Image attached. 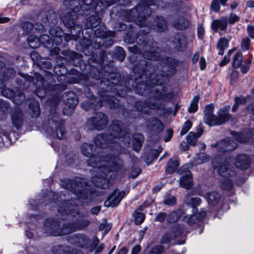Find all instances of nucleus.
<instances>
[{"label":"nucleus","mask_w":254,"mask_h":254,"mask_svg":"<svg viewBox=\"0 0 254 254\" xmlns=\"http://www.w3.org/2000/svg\"><path fill=\"white\" fill-rule=\"evenodd\" d=\"M136 78L134 86L135 92L141 95H146L154 92L156 96L164 101H170L173 97V92L168 91L166 87L162 85L168 81V77L175 72V66L171 65L170 69L165 74H159L153 69L149 63L142 61L133 68Z\"/></svg>","instance_id":"1"},{"label":"nucleus","mask_w":254,"mask_h":254,"mask_svg":"<svg viewBox=\"0 0 254 254\" xmlns=\"http://www.w3.org/2000/svg\"><path fill=\"white\" fill-rule=\"evenodd\" d=\"M93 145L84 143L81 147L83 155L88 157L87 164L94 168L93 172L95 174L92 182L98 188L106 189L110 185V180L114 179L118 171L122 170L124 166L122 159L117 155H105L100 153L94 154Z\"/></svg>","instance_id":"2"},{"label":"nucleus","mask_w":254,"mask_h":254,"mask_svg":"<svg viewBox=\"0 0 254 254\" xmlns=\"http://www.w3.org/2000/svg\"><path fill=\"white\" fill-rule=\"evenodd\" d=\"M123 124L114 121L105 134L97 135L94 140L96 148H109L117 152H126L125 147L130 146L132 139L134 150L138 151L142 145L144 137L140 133L131 134L123 129Z\"/></svg>","instance_id":"3"},{"label":"nucleus","mask_w":254,"mask_h":254,"mask_svg":"<svg viewBox=\"0 0 254 254\" xmlns=\"http://www.w3.org/2000/svg\"><path fill=\"white\" fill-rule=\"evenodd\" d=\"M148 27L149 28H147L146 30L143 29L140 30L138 33L136 37V42L139 47L134 46L132 48H129V49L135 53H140L142 52L141 49H143L144 52L142 55L144 59L149 60L159 61L161 59L160 55L161 50L157 46L156 43L150 41L145 43V40L146 35L149 33L150 28L156 31L161 32L167 29V23L162 16H157L154 20L153 24L151 26L148 25Z\"/></svg>","instance_id":"4"},{"label":"nucleus","mask_w":254,"mask_h":254,"mask_svg":"<svg viewBox=\"0 0 254 254\" xmlns=\"http://www.w3.org/2000/svg\"><path fill=\"white\" fill-rule=\"evenodd\" d=\"M125 1L126 0H123ZM121 0H82V4L77 5L79 2L76 0H65L64 5L68 8L69 11L65 13L62 20L64 24L69 28H72L74 25V21L77 18V13L85 14L84 10H90L92 8L100 7V10H103L113 4L115 1L121 2Z\"/></svg>","instance_id":"5"},{"label":"nucleus","mask_w":254,"mask_h":254,"mask_svg":"<svg viewBox=\"0 0 254 254\" xmlns=\"http://www.w3.org/2000/svg\"><path fill=\"white\" fill-rule=\"evenodd\" d=\"M32 81L36 88L35 94L40 98H43L48 91H62L66 88L65 84H55V81L51 74H46L43 77L35 73L34 77L25 75L22 76V79L17 80V84L23 88H27Z\"/></svg>","instance_id":"6"},{"label":"nucleus","mask_w":254,"mask_h":254,"mask_svg":"<svg viewBox=\"0 0 254 254\" xmlns=\"http://www.w3.org/2000/svg\"><path fill=\"white\" fill-rule=\"evenodd\" d=\"M73 200H66L64 202V208L61 207L59 209V211L61 213L62 215L64 216L67 214V219H69L71 216H73V222L76 231L81 230L87 227L90 222L88 219H83L84 215L82 213L76 211L73 208L76 203L72 204L71 202ZM66 218V217H65Z\"/></svg>","instance_id":"7"},{"label":"nucleus","mask_w":254,"mask_h":254,"mask_svg":"<svg viewBox=\"0 0 254 254\" xmlns=\"http://www.w3.org/2000/svg\"><path fill=\"white\" fill-rule=\"evenodd\" d=\"M230 107H223L220 109L218 112V116L213 114L214 106L209 104L206 106L204 110V122L210 126L221 125L228 121L231 116L229 114Z\"/></svg>","instance_id":"8"},{"label":"nucleus","mask_w":254,"mask_h":254,"mask_svg":"<svg viewBox=\"0 0 254 254\" xmlns=\"http://www.w3.org/2000/svg\"><path fill=\"white\" fill-rule=\"evenodd\" d=\"M157 5L158 7H163L164 2L162 0H140V3L130 11V15L133 20H138V24L141 27V20H145L151 14V9L149 6Z\"/></svg>","instance_id":"9"},{"label":"nucleus","mask_w":254,"mask_h":254,"mask_svg":"<svg viewBox=\"0 0 254 254\" xmlns=\"http://www.w3.org/2000/svg\"><path fill=\"white\" fill-rule=\"evenodd\" d=\"M44 229L46 233L54 236L65 235L75 231L73 222L64 223L61 227L59 222L52 218L46 220Z\"/></svg>","instance_id":"10"},{"label":"nucleus","mask_w":254,"mask_h":254,"mask_svg":"<svg viewBox=\"0 0 254 254\" xmlns=\"http://www.w3.org/2000/svg\"><path fill=\"white\" fill-rule=\"evenodd\" d=\"M48 124V126L44 128L47 135L60 139L64 137L65 130L64 122L57 113H51L49 115Z\"/></svg>","instance_id":"11"},{"label":"nucleus","mask_w":254,"mask_h":254,"mask_svg":"<svg viewBox=\"0 0 254 254\" xmlns=\"http://www.w3.org/2000/svg\"><path fill=\"white\" fill-rule=\"evenodd\" d=\"M65 188L74 193L77 197L83 199H87L91 195L89 191L87 180L84 178H76L73 180H67Z\"/></svg>","instance_id":"12"},{"label":"nucleus","mask_w":254,"mask_h":254,"mask_svg":"<svg viewBox=\"0 0 254 254\" xmlns=\"http://www.w3.org/2000/svg\"><path fill=\"white\" fill-rule=\"evenodd\" d=\"M108 123L107 116L102 113H98L87 120L86 127L89 129L100 130L104 129Z\"/></svg>","instance_id":"13"},{"label":"nucleus","mask_w":254,"mask_h":254,"mask_svg":"<svg viewBox=\"0 0 254 254\" xmlns=\"http://www.w3.org/2000/svg\"><path fill=\"white\" fill-rule=\"evenodd\" d=\"M178 173L182 175L179 180L180 186L187 190L190 189L192 186V179L189 170V165H186L181 167L178 171Z\"/></svg>","instance_id":"14"},{"label":"nucleus","mask_w":254,"mask_h":254,"mask_svg":"<svg viewBox=\"0 0 254 254\" xmlns=\"http://www.w3.org/2000/svg\"><path fill=\"white\" fill-rule=\"evenodd\" d=\"M211 146L216 147L218 151L220 152H225L234 150L237 146V143L234 139L227 138L217 143L212 144Z\"/></svg>","instance_id":"15"},{"label":"nucleus","mask_w":254,"mask_h":254,"mask_svg":"<svg viewBox=\"0 0 254 254\" xmlns=\"http://www.w3.org/2000/svg\"><path fill=\"white\" fill-rule=\"evenodd\" d=\"M149 99L146 102H143L141 101H137L135 103V107L137 111L144 114H148L150 110H155L159 108L160 105L159 103H156L154 101V99Z\"/></svg>","instance_id":"16"},{"label":"nucleus","mask_w":254,"mask_h":254,"mask_svg":"<svg viewBox=\"0 0 254 254\" xmlns=\"http://www.w3.org/2000/svg\"><path fill=\"white\" fill-rule=\"evenodd\" d=\"M147 130L151 133L157 134L164 129V126L161 121L157 118H150L145 123Z\"/></svg>","instance_id":"17"},{"label":"nucleus","mask_w":254,"mask_h":254,"mask_svg":"<svg viewBox=\"0 0 254 254\" xmlns=\"http://www.w3.org/2000/svg\"><path fill=\"white\" fill-rule=\"evenodd\" d=\"M213 165L217 169L219 175L224 178L232 177L236 175V172L234 168L230 165L223 163L219 164L216 166L214 162L213 161Z\"/></svg>","instance_id":"18"},{"label":"nucleus","mask_w":254,"mask_h":254,"mask_svg":"<svg viewBox=\"0 0 254 254\" xmlns=\"http://www.w3.org/2000/svg\"><path fill=\"white\" fill-rule=\"evenodd\" d=\"M125 195V191H118L116 190L110 194L107 199L105 201L104 205L108 207H115L120 203Z\"/></svg>","instance_id":"19"},{"label":"nucleus","mask_w":254,"mask_h":254,"mask_svg":"<svg viewBox=\"0 0 254 254\" xmlns=\"http://www.w3.org/2000/svg\"><path fill=\"white\" fill-rule=\"evenodd\" d=\"M50 38L47 35H42L39 39L33 35H30L27 38V41L29 46L33 49L38 47L40 46V42L48 44H50Z\"/></svg>","instance_id":"20"},{"label":"nucleus","mask_w":254,"mask_h":254,"mask_svg":"<svg viewBox=\"0 0 254 254\" xmlns=\"http://www.w3.org/2000/svg\"><path fill=\"white\" fill-rule=\"evenodd\" d=\"M182 229L180 227L177 225L175 226L172 228L171 231L163 235L161 239V243L166 244L177 238L182 234Z\"/></svg>","instance_id":"21"},{"label":"nucleus","mask_w":254,"mask_h":254,"mask_svg":"<svg viewBox=\"0 0 254 254\" xmlns=\"http://www.w3.org/2000/svg\"><path fill=\"white\" fill-rule=\"evenodd\" d=\"M174 46L179 51H184L187 48L186 37L183 34H176L171 39Z\"/></svg>","instance_id":"22"},{"label":"nucleus","mask_w":254,"mask_h":254,"mask_svg":"<svg viewBox=\"0 0 254 254\" xmlns=\"http://www.w3.org/2000/svg\"><path fill=\"white\" fill-rule=\"evenodd\" d=\"M235 163L237 168L242 170H247L250 167L251 161L247 155L241 154L236 156Z\"/></svg>","instance_id":"23"},{"label":"nucleus","mask_w":254,"mask_h":254,"mask_svg":"<svg viewBox=\"0 0 254 254\" xmlns=\"http://www.w3.org/2000/svg\"><path fill=\"white\" fill-rule=\"evenodd\" d=\"M228 26V18L226 16H222L219 19H215L211 23L212 29L217 32L218 30H225Z\"/></svg>","instance_id":"24"},{"label":"nucleus","mask_w":254,"mask_h":254,"mask_svg":"<svg viewBox=\"0 0 254 254\" xmlns=\"http://www.w3.org/2000/svg\"><path fill=\"white\" fill-rule=\"evenodd\" d=\"M254 136L253 130L247 129L241 133H235L234 138L237 141L244 143L251 141L254 138Z\"/></svg>","instance_id":"25"},{"label":"nucleus","mask_w":254,"mask_h":254,"mask_svg":"<svg viewBox=\"0 0 254 254\" xmlns=\"http://www.w3.org/2000/svg\"><path fill=\"white\" fill-rule=\"evenodd\" d=\"M102 101L107 102L111 108H119L120 106V100L110 95L106 94L101 97V102H99L98 108L101 107L102 106Z\"/></svg>","instance_id":"26"},{"label":"nucleus","mask_w":254,"mask_h":254,"mask_svg":"<svg viewBox=\"0 0 254 254\" xmlns=\"http://www.w3.org/2000/svg\"><path fill=\"white\" fill-rule=\"evenodd\" d=\"M68 96L66 100H64L65 103L64 108L65 109L68 108L70 111H72L77 105L78 100L72 92L68 93Z\"/></svg>","instance_id":"27"},{"label":"nucleus","mask_w":254,"mask_h":254,"mask_svg":"<svg viewBox=\"0 0 254 254\" xmlns=\"http://www.w3.org/2000/svg\"><path fill=\"white\" fill-rule=\"evenodd\" d=\"M11 119L14 126L17 128H19L22 125L23 119L22 114L19 109H15L12 114Z\"/></svg>","instance_id":"28"},{"label":"nucleus","mask_w":254,"mask_h":254,"mask_svg":"<svg viewBox=\"0 0 254 254\" xmlns=\"http://www.w3.org/2000/svg\"><path fill=\"white\" fill-rule=\"evenodd\" d=\"M188 20L183 17L176 19L173 23V27L178 30H184L189 26Z\"/></svg>","instance_id":"29"},{"label":"nucleus","mask_w":254,"mask_h":254,"mask_svg":"<svg viewBox=\"0 0 254 254\" xmlns=\"http://www.w3.org/2000/svg\"><path fill=\"white\" fill-rule=\"evenodd\" d=\"M179 162L177 159L170 158L165 168L166 173L172 174L174 172L179 166Z\"/></svg>","instance_id":"30"},{"label":"nucleus","mask_w":254,"mask_h":254,"mask_svg":"<svg viewBox=\"0 0 254 254\" xmlns=\"http://www.w3.org/2000/svg\"><path fill=\"white\" fill-rule=\"evenodd\" d=\"M15 74V71L12 68H7L4 71H0V80L4 84V81L13 78Z\"/></svg>","instance_id":"31"},{"label":"nucleus","mask_w":254,"mask_h":254,"mask_svg":"<svg viewBox=\"0 0 254 254\" xmlns=\"http://www.w3.org/2000/svg\"><path fill=\"white\" fill-rule=\"evenodd\" d=\"M183 212L181 209L171 212L167 215V221L169 223H175L182 216Z\"/></svg>","instance_id":"32"},{"label":"nucleus","mask_w":254,"mask_h":254,"mask_svg":"<svg viewBox=\"0 0 254 254\" xmlns=\"http://www.w3.org/2000/svg\"><path fill=\"white\" fill-rule=\"evenodd\" d=\"M29 109L31 111V115L33 117H37L40 114V105L37 101L33 100L29 104Z\"/></svg>","instance_id":"33"},{"label":"nucleus","mask_w":254,"mask_h":254,"mask_svg":"<svg viewBox=\"0 0 254 254\" xmlns=\"http://www.w3.org/2000/svg\"><path fill=\"white\" fill-rule=\"evenodd\" d=\"M207 198L209 204L215 205L218 203L220 194L216 191H212L207 194Z\"/></svg>","instance_id":"34"},{"label":"nucleus","mask_w":254,"mask_h":254,"mask_svg":"<svg viewBox=\"0 0 254 254\" xmlns=\"http://www.w3.org/2000/svg\"><path fill=\"white\" fill-rule=\"evenodd\" d=\"M142 210L143 206H140L133 214L134 222L136 224H140L144 221L145 215L141 212Z\"/></svg>","instance_id":"35"},{"label":"nucleus","mask_w":254,"mask_h":254,"mask_svg":"<svg viewBox=\"0 0 254 254\" xmlns=\"http://www.w3.org/2000/svg\"><path fill=\"white\" fill-rule=\"evenodd\" d=\"M202 134V130L199 131L197 134L193 132H190L187 137V142L190 145H195L196 144L197 138L200 137Z\"/></svg>","instance_id":"36"},{"label":"nucleus","mask_w":254,"mask_h":254,"mask_svg":"<svg viewBox=\"0 0 254 254\" xmlns=\"http://www.w3.org/2000/svg\"><path fill=\"white\" fill-rule=\"evenodd\" d=\"M229 44L228 40L225 38H221L218 42L217 48L219 50L218 54L223 55L224 51L228 47Z\"/></svg>","instance_id":"37"},{"label":"nucleus","mask_w":254,"mask_h":254,"mask_svg":"<svg viewBox=\"0 0 254 254\" xmlns=\"http://www.w3.org/2000/svg\"><path fill=\"white\" fill-rule=\"evenodd\" d=\"M199 100L198 96H194L191 101L188 111L190 113L196 112L198 110V103Z\"/></svg>","instance_id":"38"},{"label":"nucleus","mask_w":254,"mask_h":254,"mask_svg":"<svg viewBox=\"0 0 254 254\" xmlns=\"http://www.w3.org/2000/svg\"><path fill=\"white\" fill-rule=\"evenodd\" d=\"M243 56L241 52L236 53L233 57L232 65L234 68H238L242 64Z\"/></svg>","instance_id":"39"},{"label":"nucleus","mask_w":254,"mask_h":254,"mask_svg":"<svg viewBox=\"0 0 254 254\" xmlns=\"http://www.w3.org/2000/svg\"><path fill=\"white\" fill-rule=\"evenodd\" d=\"M233 181L231 179L228 178L221 181L220 187L222 189L225 190H230L233 188Z\"/></svg>","instance_id":"40"},{"label":"nucleus","mask_w":254,"mask_h":254,"mask_svg":"<svg viewBox=\"0 0 254 254\" xmlns=\"http://www.w3.org/2000/svg\"><path fill=\"white\" fill-rule=\"evenodd\" d=\"M100 19L98 16L93 15L88 19V25L92 29L96 28L100 23Z\"/></svg>","instance_id":"41"},{"label":"nucleus","mask_w":254,"mask_h":254,"mask_svg":"<svg viewBox=\"0 0 254 254\" xmlns=\"http://www.w3.org/2000/svg\"><path fill=\"white\" fill-rule=\"evenodd\" d=\"M210 159L208 155L201 153L198 154L197 158L195 159V162L196 164H201L208 162Z\"/></svg>","instance_id":"42"},{"label":"nucleus","mask_w":254,"mask_h":254,"mask_svg":"<svg viewBox=\"0 0 254 254\" xmlns=\"http://www.w3.org/2000/svg\"><path fill=\"white\" fill-rule=\"evenodd\" d=\"M160 152L156 149H151L147 155L146 160L147 163H150L154 160L156 159L159 156Z\"/></svg>","instance_id":"43"},{"label":"nucleus","mask_w":254,"mask_h":254,"mask_svg":"<svg viewBox=\"0 0 254 254\" xmlns=\"http://www.w3.org/2000/svg\"><path fill=\"white\" fill-rule=\"evenodd\" d=\"M75 238L77 239V240L75 241V242L78 243V245L80 247H83L89 242V239L83 235H79L77 236H75Z\"/></svg>","instance_id":"44"},{"label":"nucleus","mask_w":254,"mask_h":254,"mask_svg":"<svg viewBox=\"0 0 254 254\" xmlns=\"http://www.w3.org/2000/svg\"><path fill=\"white\" fill-rule=\"evenodd\" d=\"M186 202L188 205H190L193 209H194L197 205L201 203V200L199 197H191L186 199Z\"/></svg>","instance_id":"45"},{"label":"nucleus","mask_w":254,"mask_h":254,"mask_svg":"<svg viewBox=\"0 0 254 254\" xmlns=\"http://www.w3.org/2000/svg\"><path fill=\"white\" fill-rule=\"evenodd\" d=\"M199 214H194L190 216V217L189 218L188 220V223L190 225L194 224L196 222V221H199L201 219H202V218L206 216V212H202L201 213V218H199Z\"/></svg>","instance_id":"46"},{"label":"nucleus","mask_w":254,"mask_h":254,"mask_svg":"<svg viewBox=\"0 0 254 254\" xmlns=\"http://www.w3.org/2000/svg\"><path fill=\"white\" fill-rule=\"evenodd\" d=\"M25 99V95L21 91H18L13 98V102L17 105L21 104Z\"/></svg>","instance_id":"47"},{"label":"nucleus","mask_w":254,"mask_h":254,"mask_svg":"<svg viewBox=\"0 0 254 254\" xmlns=\"http://www.w3.org/2000/svg\"><path fill=\"white\" fill-rule=\"evenodd\" d=\"M176 203L175 197L172 195H166L164 198L163 203L167 205H173Z\"/></svg>","instance_id":"48"},{"label":"nucleus","mask_w":254,"mask_h":254,"mask_svg":"<svg viewBox=\"0 0 254 254\" xmlns=\"http://www.w3.org/2000/svg\"><path fill=\"white\" fill-rule=\"evenodd\" d=\"M49 32L51 36L55 37H61L64 34L63 31L59 27L51 28Z\"/></svg>","instance_id":"49"},{"label":"nucleus","mask_w":254,"mask_h":254,"mask_svg":"<svg viewBox=\"0 0 254 254\" xmlns=\"http://www.w3.org/2000/svg\"><path fill=\"white\" fill-rule=\"evenodd\" d=\"M4 86L2 88H0L2 89L1 92L2 95L8 98H13L15 94L13 90L9 88H3Z\"/></svg>","instance_id":"50"},{"label":"nucleus","mask_w":254,"mask_h":254,"mask_svg":"<svg viewBox=\"0 0 254 254\" xmlns=\"http://www.w3.org/2000/svg\"><path fill=\"white\" fill-rule=\"evenodd\" d=\"M116 58L118 60L122 62L123 61L126 57L125 52L122 47H118L116 50Z\"/></svg>","instance_id":"51"},{"label":"nucleus","mask_w":254,"mask_h":254,"mask_svg":"<svg viewBox=\"0 0 254 254\" xmlns=\"http://www.w3.org/2000/svg\"><path fill=\"white\" fill-rule=\"evenodd\" d=\"M251 41L248 37L244 38L241 42V48L243 51H247L249 49Z\"/></svg>","instance_id":"52"},{"label":"nucleus","mask_w":254,"mask_h":254,"mask_svg":"<svg viewBox=\"0 0 254 254\" xmlns=\"http://www.w3.org/2000/svg\"><path fill=\"white\" fill-rule=\"evenodd\" d=\"M191 126H192V123L190 121H186L185 123V124L183 127V128L180 132V134L181 135H183L185 134L190 128V127H191Z\"/></svg>","instance_id":"53"},{"label":"nucleus","mask_w":254,"mask_h":254,"mask_svg":"<svg viewBox=\"0 0 254 254\" xmlns=\"http://www.w3.org/2000/svg\"><path fill=\"white\" fill-rule=\"evenodd\" d=\"M228 18V24H233L236 22H238L240 18L239 16L235 13H231L230 14Z\"/></svg>","instance_id":"54"},{"label":"nucleus","mask_w":254,"mask_h":254,"mask_svg":"<svg viewBox=\"0 0 254 254\" xmlns=\"http://www.w3.org/2000/svg\"><path fill=\"white\" fill-rule=\"evenodd\" d=\"M167 213L163 212L157 213L154 218V221L159 222H163L165 220L167 219Z\"/></svg>","instance_id":"55"},{"label":"nucleus","mask_w":254,"mask_h":254,"mask_svg":"<svg viewBox=\"0 0 254 254\" xmlns=\"http://www.w3.org/2000/svg\"><path fill=\"white\" fill-rule=\"evenodd\" d=\"M52 250L55 254H65L64 247L62 245L55 246L52 248Z\"/></svg>","instance_id":"56"},{"label":"nucleus","mask_w":254,"mask_h":254,"mask_svg":"<svg viewBox=\"0 0 254 254\" xmlns=\"http://www.w3.org/2000/svg\"><path fill=\"white\" fill-rule=\"evenodd\" d=\"M211 8L215 12H219L220 9L219 0H212L211 4Z\"/></svg>","instance_id":"57"},{"label":"nucleus","mask_w":254,"mask_h":254,"mask_svg":"<svg viewBox=\"0 0 254 254\" xmlns=\"http://www.w3.org/2000/svg\"><path fill=\"white\" fill-rule=\"evenodd\" d=\"M141 173V169L138 167H133L128 175L129 178H135Z\"/></svg>","instance_id":"58"},{"label":"nucleus","mask_w":254,"mask_h":254,"mask_svg":"<svg viewBox=\"0 0 254 254\" xmlns=\"http://www.w3.org/2000/svg\"><path fill=\"white\" fill-rule=\"evenodd\" d=\"M164 250L163 246H157L153 247L148 254H161Z\"/></svg>","instance_id":"59"},{"label":"nucleus","mask_w":254,"mask_h":254,"mask_svg":"<svg viewBox=\"0 0 254 254\" xmlns=\"http://www.w3.org/2000/svg\"><path fill=\"white\" fill-rule=\"evenodd\" d=\"M22 28L25 32H29L33 29L34 25L31 22H25L22 23Z\"/></svg>","instance_id":"60"},{"label":"nucleus","mask_w":254,"mask_h":254,"mask_svg":"<svg viewBox=\"0 0 254 254\" xmlns=\"http://www.w3.org/2000/svg\"><path fill=\"white\" fill-rule=\"evenodd\" d=\"M234 49L229 51L227 56H225L223 60L220 63L219 65L221 66H223L226 64L230 61L229 56L234 51Z\"/></svg>","instance_id":"61"},{"label":"nucleus","mask_w":254,"mask_h":254,"mask_svg":"<svg viewBox=\"0 0 254 254\" xmlns=\"http://www.w3.org/2000/svg\"><path fill=\"white\" fill-rule=\"evenodd\" d=\"M41 68H46L47 69H50L52 67V64L49 61H42L39 62L37 63Z\"/></svg>","instance_id":"62"},{"label":"nucleus","mask_w":254,"mask_h":254,"mask_svg":"<svg viewBox=\"0 0 254 254\" xmlns=\"http://www.w3.org/2000/svg\"><path fill=\"white\" fill-rule=\"evenodd\" d=\"M173 130L172 129H167L166 131V136L164 137V140L166 142L170 141L173 136Z\"/></svg>","instance_id":"63"},{"label":"nucleus","mask_w":254,"mask_h":254,"mask_svg":"<svg viewBox=\"0 0 254 254\" xmlns=\"http://www.w3.org/2000/svg\"><path fill=\"white\" fill-rule=\"evenodd\" d=\"M247 29L249 36L252 38H254V25H248Z\"/></svg>","instance_id":"64"}]
</instances>
